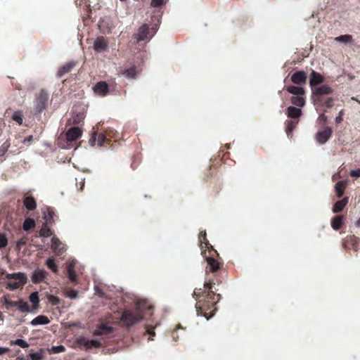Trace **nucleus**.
<instances>
[{"label":"nucleus","instance_id":"nucleus-1","mask_svg":"<svg viewBox=\"0 0 360 360\" xmlns=\"http://www.w3.org/2000/svg\"><path fill=\"white\" fill-rule=\"evenodd\" d=\"M202 255L207 262L204 288L205 289L214 288L216 291H218L219 289L215 285L219 286L222 283L227 276V271L224 268V264L215 258L219 257V254L214 248L202 251Z\"/></svg>","mask_w":360,"mask_h":360},{"label":"nucleus","instance_id":"nucleus-2","mask_svg":"<svg viewBox=\"0 0 360 360\" xmlns=\"http://www.w3.org/2000/svg\"><path fill=\"white\" fill-rule=\"evenodd\" d=\"M214 288L195 289L193 297L198 300L195 308L198 316H202L207 320L212 318L217 310L216 307L221 299V295L216 293Z\"/></svg>","mask_w":360,"mask_h":360},{"label":"nucleus","instance_id":"nucleus-3","mask_svg":"<svg viewBox=\"0 0 360 360\" xmlns=\"http://www.w3.org/2000/svg\"><path fill=\"white\" fill-rule=\"evenodd\" d=\"M51 101L49 94L45 89H41L35 94L34 99V110L37 113H41L45 110Z\"/></svg>","mask_w":360,"mask_h":360},{"label":"nucleus","instance_id":"nucleus-4","mask_svg":"<svg viewBox=\"0 0 360 360\" xmlns=\"http://www.w3.org/2000/svg\"><path fill=\"white\" fill-rule=\"evenodd\" d=\"M143 319V315L139 309L124 310L121 316V321L127 327L131 326Z\"/></svg>","mask_w":360,"mask_h":360},{"label":"nucleus","instance_id":"nucleus-5","mask_svg":"<svg viewBox=\"0 0 360 360\" xmlns=\"http://www.w3.org/2000/svg\"><path fill=\"white\" fill-rule=\"evenodd\" d=\"M6 278L11 280L14 279V282H8L6 288L9 290H14L24 286L27 281V276L25 273L18 272L13 274H6Z\"/></svg>","mask_w":360,"mask_h":360},{"label":"nucleus","instance_id":"nucleus-6","mask_svg":"<svg viewBox=\"0 0 360 360\" xmlns=\"http://www.w3.org/2000/svg\"><path fill=\"white\" fill-rule=\"evenodd\" d=\"M75 343L77 345L82 348L83 347L85 350H89L93 347L101 348L102 343L98 340H88L87 338L81 336L76 339Z\"/></svg>","mask_w":360,"mask_h":360},{"label":"nucleus","instance_id":"nucleus-7","mask_svg":"<svg viewBox=\"0 0 360 360\" xmlns=\"http://www.w3.org/2000/svg\"><path fill=\"white\" fill-rule=\"evenodd\" d=\"M312 98H316V101H320V96L330 95L333 93V89L327 84H323L321 86L312 88Z\"/></svg>","mask_w":360,"mask_h":360},{"label":"nucleus","instance_id":"nucleus-8","mask_svg":"<svg viewBox=\"0 0 360 360\" xmlns=\"http://www.w3.org/2000/svg\"><path fill=\"white\" fill-rule=\"evenodd\" d=\"M333 134V130L330 127H326L319 130L316 134V141L320 144L326 143Z\"/></svg>","mask_w":360,"mask_h":360},{"label":"nucleus","instance_id":"nucleus-9","mask_svg":"<svg viewBox=\"0 0 360 360\" xmlns=\"http://www.w3.org/2000/svg\"><path fill=\"white\" fill-rule=\"evenodd\" d=\"M113 327L109 326L106 323H101L97 326L96 329L93 331L94 336L108 335L114 332Z\"/></svg>","mask_w":360,"mask_h":360},{"label":"nucleus","instance_id":"nucleus-10","mask_svg":"<svg viewBox=\"0 0 360 360\" xmlns=\"http://www.w3.org/2000/svg\"><path fill=\"white\" fill-rule=\"evenodd\" d=\"M108 48V41L104 37H97L94 42V49L96 52L101 53L106 51Z\"/></svg>","mask_w":360,"mask_h":360},{"label":"nucleus","instance_id":"nucleus-11","mask_svg":"<svg viewBox=\"0 0 360 360\" xmlns=\"http://www.w3.org/2000/svg\"><path fill=\"white\" fill-rule=\"evenodd\" d=\"M307 74L303 70L294 72L291 76V81L297 85H303L307 82Z\"/></svg>","mask_w":360,"mask_h":360},{"label":"nucleus","instance_id":"nucleus-12","mask_svg":"<svg viewBox=\"0 0 360 360\" xmlns=\"http://www.w3.org/2000/svg\"><path fill=\"white\" fill-rule=\"evenodd\" d=\"M47 272L42 269H37L31 276V280L33 283L38 284L41 283L47 276Z\"/></svg>","mask_w":360,"mask_h":360},{"label":"nucleus","instance_id":"nucleus-13","mask_svg":"<svg viewBox=\"0 0 360 360\" xmlns=\"http://www.w3.org/2000/svg\"><path fill=\"white\" fill-rule=\"evenodd\" d=\"M198 240L202 252L210 250L212 248H214L207 239V233L205 231H202L200 232Z\"/></svg>","mask_w":360,"mask_h":360},{"label":"nucleus","instance_id":"nucleus-14","mask_svg":"<svg viewBox=\"0 0 360 360\" xmlns=\"http://www.w3.org/2000/svg\"><path fill=\"white\" fill-rule=\"evenodd\" d=\"M359 240L355 236H347L342 242V246L345 250L356 248L359 244Z\"/></svg>","mask_w":360,"mask_h":360},{"label":"nucleus","instance_id":"nucleus-15","mask_svg":"<svg viewBox=\"0 0 360 360\" xmlns=\"http://www.w3.org/2000/svg\"><path fill=\"white\" fill-rule=\"evenodd\" d=\"M94 91L98 96H105L109 91L108 84L104 81L98 82L94 86Z\"/></svg>","mask_w":360,"mask_h":360},{"label":"nucleus","instance_id":"nucleus-16","mask_svg":"<svg viewBox=\"0 0 360 360\" xmlns=\"http://www.w3.org/2000/svg\"><path fill=\"white\" fill-rule=\"evenodd\" d=\"M82 131L78 127H72L66 132V139L68 141H76L81 137Z\"/></svg>","mask_w":360,"mask_h":360},{"label":"nucleus","instance_id":"nucleus-17","mask_svg":"<svg viewBox=\"0 0 360 360\" xmlns=\"http://www.w3.org/2000/svg\"><path fill=\"white\" fill-rule=\"evenodd\" d=\"M324 82V77L320 73L312 70L309 75V85L311 89L316 86L322 84Z\"/></svg>","mask_w":360,"mask_h":360},{"label":"nucleus","instance_id":"nucleus-18","mask_svg":"<svg viewBox=\"0 0 360 360\" xmlns=\"http://www.w3.org/2000/svg\"><path fill=\"white\" fill-rule=\"evenodd\" d=\"M75 65L76 62L75 61H70L63 65L58 70V72L56 73L57 77H62L65 74L69 73L75 67Z\"/></svg>","mask_w":360,"mask_h":360},{"label":"nucleus","instance_id":"nucleus-19","mask_svg":"<svg viewBox=\"0 0 360 360\" xmlns=\"http://www.w3.org/2000/svg\"><path fill=\"white\" fill-rule=\"evenodd\" d=\"M112 131H105V133H100L98 136L97 142L98 146H104L105 143L110 142V138L112 137Z\"/></svg>","mask_w":360,"mask_h":360},{"label":"nucleus","instance_id":"nucleus-20","mask_svg":"<svg viewBox=\"0 0 360 360\" xmlns=\"http://www.w3.org/2000/svg\"><path fill=\"white\" fill-rule=\"evenodd\" d=\"M9 304L13 307H17L21 312L30 311V308L28 303L24 301L22 299L19 300L18 302H10Z\"/></svg>","mask_w":360,"mask_h":360},{"label":"nucleus","instance_id":"nucleus-21","mask_svg":"<svg viewBox=\"0 0 360 360\" xmlns=\"http://www.w3.org/2000/svg\"><path fill=\"white\" fill-rule=\"evenodd\" d=\"M61 245L62 243L58 238L53 237L51 238V249L57 255H61L65 251L63 248H60Z\"/></svg>","mask_w":360,"mask_h":360},{"label":"nucleus","instance_id":"nucleus-22","mask_svg":"<svg viewBox=\"0 0 360 360\" xmlns=\"http://www.w3.org/2000/svg\"><path fill=\"white\" fill-rule=\"evenodd\" d=\"M349 201L348 197H345L342 200H338L335 202L333 207V212L334 213L340 212L343 210L345 207L347 205Z\"/></svg>","mask_w":360,"mask_h":360},{"label":"nucleus","instance_id":"nucleus-23","mask_svg":"<svg viewBox=\"0 0 360 360\" xmlns=\"http://www.w3.org/2000/svg\"><path fill=\"white\" fill-rule=\"evenodd\" d=\"M286 114L288 117L298 119L302 114V110L295 106H289L286 110Z\"/></svg>","mask_w":360,"mask_h":360},{"label":"nucleus","instance_id":"nucleus-24","mask_svg":"<svg viewBox=\"0 0 360 360\" xmlns=\"http://www.w3.org/2000/svg\"><path fill=\"white\" fill-rule=\"evenodd\" d=\"M23 205L30 211H33L37 207L36 200L32 196H25L23 200Z\"/></svg>","mask_w":360,"mask_h":360},{"label":"nucleus","instance_id":"nucleus-25","mask_svg":"<svg viewBox=\"0 0 360 360\" xmlns=\"http://www.w3.org/2000/svg\"><path fill=\"white\" fill-rule=\"evenodd\" d=\"M344 216L343 215H336L331 219V226L335 230H340L344 224Z\"/></svg>","mask_w":360,"mask_h":360},{"label":"nucleus","instance_id":"nucleus-26","mask_svg":"<svg viewBox=\"0 0 360 360\" xmlns=\"http://www.w3.org/2000/svg\"><path fill=\"white\" fill-rule=\"evenodd\" d=\"M148 33H149V30H148V27L147 25H143L141 26L139 28L138 32L136 34L137 40L139 41L146 40L148 38Z\"/></svg>","mask_w":360,"mask_h":360},{"label":"nucleus","instance_id":"nucleus-27","mask_svg":"<svg viewBox=\"0 0 360 360\" xmlns=\"http://www.w3.org/2000/svg\"><path fill=\"white\" fill-rule=\"evenodd\" d=\"M54 211L51 207H46V210L43 212L44 219L45 220L46 224H52L54 223Z\"/></svg>","mask_w":360,"mask_h":360},{"label":"nucleus","instance_id":"nucleus-28","mask_svg":"<svg viewBox=\"0 0 360 360\" xmlns=\"http://www.w3.org/2000/svg\"><path fill=\"white\" fill-rule=\"evenodd\" d=\"M50 323L49 319L44 315H39L32 320L30 324L32 326L46 325Z\"/></svg>","mask_w":360,"mask_h":360},{"label":"nucleus","instance_id":"nucleus-29","mask_svg":"<svg viewBox=\"0 0 360 360\" xmlns=\"http://www.w3.org/2000/svg\"><path fill=\"white\" fill-rule=\"evenodd\" d=\"M286 91L295 96H302L305 93L304 88L292 85L286 86Z\"/></svg>","mask_w":360,"mask_h":360},{"label":"nucleus","instance_id":"nucleus-30","mask_svg":"<svg viewBox=\"0 0 360 360\" xmlns=\"http://www.w3.org/2000/svg\"><path fill=\"white\" fill-rule=\"evenodd\" d=\"M138 74L137 68L135 65L125 69L122 72V75L128 79H134Z\"/></svg>","mask_w":360,"mask_h":360},{"label":"nucleus","instance_id":"nucleus-31","mask_svg":"<svg viewBox=\"0 0 360 360\" xmlns=\"http://www.w3.org/2000/svg\"><path fill=\"white\" fill-rule=\"evenodd\" d=\"M347 186V184L345 181H340L335 184V190L336 192V195L338 198L342 197L344 195L345 188Z\"/></svg>","mask_w":360,"mask_h":360},{"label":"nucleus","instance_id":"nucleus-32","mask_svg":"<svg viewBox=\"0 0 360 360\" xmlns=\"http://www.w3.org/2000/svg\"><path fill=\"white\" fill-rule=\"evenodd\" d=\"M29 300L32 304V308L34 309H37L39 308V292H33L29 296Z\"/></svg>","mask_w":360,"mask_h":360},{"label":"nucleus","instance_id":"nucleus-33","mask_svg":"<svg viewBox=\"0 0 360 360\" xmlns=\"http://www.w3.org/2000/svg\"><path fill=\"white\" fill-rule=\"evenodd\" d=\"M291 103L298 107H303L305 105V99L302 96H293L290 98Z\"/></svg>","mask_w":360,"mask_h":360},{"label":"nucleus","instance_id":"nucleus-34","mask_svg":"<svg viewBox=\"0 0 360 360\" xmlns=\"http://www.w3.org/2000/svg\"><path fill=\"white\" fill-rule=\"evenodd\" d=\"M49 224L44 223L40 231H39V236L41 237H49L51 236L53 233L51 230V229L49 227Z\"/></svg>","mask_w":360,"mask_h":360},{"label":"nucleus","instance_id":"nucleus-35","mask_svg":"<svg viewBox=\"0 0 360 360\" xmlns=\"http://www.w3.org/2000/svg\"><path fill=\"white\" fill-rule=\"evenodd\" d=\"M46 266L52 271L54 274H57L58 271V268L57 264L55 263V259L53 257H49L46 262Z\"/></svg>","mask_w":360,"mask_h":360},{"label":"nucleus","instance_id":"nucleus-36","mask_svg":"<svg viewBox=\"0 0 360 360\" xmlns=\"http://www.w3.org/2000/svg\"><path fill=\"white\" fill-rule=\"evenodd\" d=\"M68 277L72 283H77V276L75 273V271L74 269L73 266L70 265L68 267Z\"/></svg>","mask_w":360,"mask_h":360},{"label":"nucleus","instance_id":"nucleus-37","mask_svg":"<svg viewBox=\"0 0 360 360\" xmlns=\"http://www.w3.org/2000/svg\"><path fill=\"white\" fill-rule=\"evenodd\" d=\"M35 221L32 218H27L23 222L22 228L25 231H27L30 230L31 229H33L35 227Z\"/></svg>","mask_w":360,"mask_h":360},{"label":"nucleus","instance_id":"nucleus-38","mask_svg":"<svg viewBox=\"0 0 360 360\" xmlns=\"http://www.w3.org/2000/svg\"><path fill=\"white\" fill-rule=\"evenodd\" d=\"M12 120L18 123V125H22L23 122V114L22 111H15L12 115Z\"/></svg>","mask_w":360,"mask_h":360},{"label":"nucleus","instance_id":"nucleus-39","mask_svg":"<svg viewBox=\"0 0 360 360\" xmlns=\"http://www.w3.org/2000/svg\"><path fill=\"white\" fill-rule=\"evenodd\" d=\"M298 122H295V121H293V120H288L286 121L285 124H286V129H285V131H286V133L288 134V136H290L292 131L295 129L297 124Z\"/></svg>","mask_w":360,"mask_h":360},{"label":"nucleus","instance_id":"nucleus-40","mask_svg":"<svg viewBox=\"0 0 360 360\" xmlns=\"http://www.w3.org/2000/svg\"><path fill=\"white\" fill-rule=\"evenodd\" d=\"M11 146L10 140H6L0 147V158L4 157Z\"/></svg>","mask_w":360,"mask_h":360},{"label":"nucleus","instance_id":"nucleus-41","mask_svg":"<svg viewBox=\"0 0 360 360\" xmlns=\"http://www.w3.org/2000/svg\"><path fill=\"white\" fill-rule=\"evenodd\" d=\"M11 345H15L22 348H27L29 347V344L25 340H24L22 339H17L15 340H11Z\"/></svg>","mask_w":360,"mask_h":360},{"label":"nucleus","instance_id":"nucleus-42","mask_svg":"<svg viewBox=\"0 0 360 360\" xmlns=\"http://www.w3.org/2000/svg\"><path fill=\"white\" fill-rule=\"evenodd\" d=\"M352 39V36L349 34L340 35L335 38V41L338 42L347 43Z\"/></svg>","mask_w":360,"mask_h":360},{"label":"nucleus","instance_id":"nucleus-43","mask_svg":"<svg viewBox=\"0 0 360 360\" xmlns=\"http://www.w3.org/2000/svg\"><path fill=\"white\" fill-rule=\"evenodd\" d=\"M48 300L53 305H58L60 304V299L58 297L53 295L48 296Z\"/></svg>","mask_w":360,"mask_h":360},{"label":"nucleus","instance_id":"nucleus-44","mask_svg":"<svg viewBox=\"0 0 360 360\" xmlns=\"http://www.w3.org/2000/svg\"><path fill=\"white\" fill-rule=\"evenodd\" d=\"M333 98H326V101H324L321 105V108H326V109L330 108L333 105Z\"/></svg>","mask_w":360,"mask_h":360},{"label":"nucleus","instance_id":"nucleus-45","mask_svg":"<svg viewBox=\"0 0 360 360\" xmlns=\"http://www.w3.org/2000/svg\"><path fill=\"white\" fill-rule=\"evenodd\" d=\"M326 98L324 96H320V101H316V98H312L311 97V99L313 101V103H314V105L317 108H321V105L322 103H323V102L324 101H326Z\"/></svg>","mask_w":360,"mask_h":360},{"label":"nucleus","instance_id":"nucleus-46","mask_svg":"<svg viewBox=\"0 0 360 360\" xmlns=\"http://www.w3.org/2000/svg\"><path fill=\"white\" fill-rule=\"evenodd\" d=\"M29 356L32 360H41L43 359V354L41 352L31 353Z\"/></svg>","mask_w":360,"mask_h":360},{"label":"nucleus","instance_id":"nucleus-47","mask_svg":"<svg viewBox=\"0 0 360 360\" xmlns=\"http://www.w3.org/2000/svg\"><path fill=\"white\" fill-rule=\"evenodd\" d=\"M8 244V240L6 237L0 233V248H5Z\"/></svg>","mask_w":360,"mask_h":360},{"label":"nucleus","instance_id":"nucleus-48","mask_svg":"<svg viewBox=\"0 0 360 360\" xmlns=\"http://www.w3.org/2000/svg\"><path fill=\"white\" fill-rule=\"evenodd\" d=\"M66 295L68 297H69L72 299H75L78 296V292L75 290H70L67 291Z\"/></svg>","mask_w":360,"mask_h":360},{"label":"nucleus","instance_id":"nucleus-49","mask_svg":"<svg viewBox=\"0 0 360 360\" xmlns=\"http://www.w3.org/2000/svg\"><path fill=\"white\" fill-rule=\"evenodd\" d=\"M164 4V0H151V6L154 8H158Z\"/></svg>","mask_w":360,"mask_h":360},{"label":"nucleus","instance_id":"nucleus-50","mask_svg":"<svg viewBox=\"0 0 360 360\" xmlns=\"http://www.w3.org/2000/svg\"><path fill=\"white\" fill-rule=\"evenodd\" d=\"M11 84L12 86L15 89H18V90H21L22 89V87H21V84H19L17 80H15L14 78L12 79L11 80Z\"/></svg>","mask_w":360,"mask_h":360},{"label":"nucleus","instance_id":"nucleus-51","mask_svg":"<svg viewBox=\"0 0 360 360\" xmlns=\"http://www.w3.org/2000/svg\"><path fill=\"white\" fill-rule=\"evenodd\" d=\"M52 349L56 353L63 352L65 351V348L63 345H59V346H57V347H53Z\"/></svg>","mask_w":360,"mask_h":360},{"label":"nucleus","instance_id":"nucleus-52","mask_svg":"<svg viewBox=\"0 0 360 360\" xmlns=\"http://www.w3.org/2000/svg\"><path fill=\"white\" fill-rule=\"evenodd\" d=\"M84 119L83 115H77L75 117H73V124H79Z\"/></svg>","mask_w":360,"mask_h":360},{"label":"nucleus","instance_id":"nucleus-53","mask_svg":"<svg viewBox=\"0 0 360 360\" xmlns=\"http://www.w3.org/2000/svg\"><path fill=\"white\" fill-rule=\"evenodd\" d=\"M349 174L352 177H360V169L351 170Z\"/></svg>","mask_w":360,"mask_h":360},{"label":"nucleus","instance_id":"nucleus-54","mask_svg":"<svg viewBox=\"0 0 360 360\" xmlns=\"http://www.w3.org/2000/svg\"><path fill=\"white\" fill-rule=\"evenodd\" d=\"M342 115H343V112H342V110H341V111L339 112L338 116H337V117H335V122H336L337 124H340V122H342V120H343V119H342Z\"/></svg>","mask_w":360,"mask_h":360},{"label":"nucleus","instance_id":"nucleus-55","mask_svg":"<svg viewBox=\"0 0 360 360\" xmlns=\"http://www.w3.org/2000/svg\"><path fill=\"white\" fill-rule=\"evenodd\" d=\"M319 119L326 123L327 122L328 117L326 115H325L324 113H322L319 115Z\"/></svg>","mask_w":360,"mask_h":360},{"label":"nucleus","instance_id":"nucleus-56","mask_svg":"<svg viewBox=\"0 0 360 360\" xmlns=\"http://www.w3.org/2000/svg\"><path fill=\"white\" fill-rule=\"evenodd\" d=\"M96 133L94 132V134L92 135L91 138L90 139L89 142L91 143V144L92 146H94L96 142Z\"/></svg>","mask_w":360,"mask_h":360},{"label":"nucleus","instance_id":"nucleus-57","mask_svg":"<svg viewBox=\"0 0 360 360\" xmlns=\"http://www.w3.org/2000/svg\"><path fill=\"white\" fill-rule=\"evenodd\" d=\"M26 244V239L25 238H21L20 240L18 241L17 245L18 247H21L22 245H24Z\"/></svg>","mask_w":360,"mask_h":360},{"label":"nucleus","instance_id":"nucleus-58","mask_svg":"<svg viewBox=\"0 0 360 360\" xmlns=\"http://www.w3.org/2000/svg\"><path fill=\"white\" fill-rule=\"evenodd\" d=\"M9 351L8 348L0 347V355L4 354Z\"/></svg>","mask_w":360,"mask_h":360},{"label":"nucleus","instance_id":"nucleus-59","mask_svg":"<svg viewBox=\"0 0 360 360\" xmlns=\"http://www.w3.org/2000/svg\"><path fill=\"white\" fill-rule=\"evenodd\" d=\"M33 140V136H29L27 137H26L24 141H23V143H25L26 142H30Z\"/></svg>","mask_w":360,"mask_h":360},{"label":"nucleus","instance_id":"nucleus-60","mask_svg":"<svg viewBox=\"0 0 360 360\" xmlns=\"http://www.w3.org/2000/svg\"><path fill=\"white\" fill-rule=\"evenodd\" d=\"M6 274V271L0 268V280L3 278V276Z\"/></svg>","mask_w":360,"mask_h":360},{"label":"nucleus","instance_id":"nucleus-61","mask_svg":"<svg viewBox=\"0 0 360 360\" xmlns=\"http://www.w3.org/2000/svg\"><path fill=\"white\" fill-rule=\"evenodd\" d=\"M147 332L148 334H150V335H153L154 336L155 335V332L153 331V328H148L147 330Z\"/></svg>","mask_w":360,"mask_h":360},{"label":"nucleus","instance_id":"nucleus-62","mask_svg":"<svg viewBox=\"0 0 360 360\" xmlns=\"http://www.w3.org/2000/svg\"><path fill=\"white\" fill-rule=\"evenodd\" d=\"M84 186V181L80 182V190L82 191Z\"/></svg>","mask_w":360,"mask_h":360},{"label":"nucleus","instance_id":"nucleus-63","mask_svg":"<svg viewBox=\"0 0 360 360\" xmlns=\"http://www.w3.org/2000/svg\"><path fill=\"white\" fill-rule=\"evenodd\" d=\"M352 100H354V101H356L359 104H360V101H359V100H358L356 98H355V97H352Z\"/></svg>","mask_w":360,"mask_h":360},{"label":"nucleus","instance_id":"nucleus-64","mask_svg":"<svg viewBox=\"0 0 360 360\" xmlns=\"http://www.w3.org/2000/svg\"><path fill=\"white\" fill-rule=\"evenodd\" d=\"M356 226H360V218L356 222Z\"/></svg>","mask_w":360,"mask_h":360}]
</instances>
